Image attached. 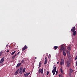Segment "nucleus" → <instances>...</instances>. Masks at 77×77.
<instances>
[{
  "instance_id": "f257e3e1",
  "label": "nucleus",
  "mask_w": 77,
  "mask_h": 77,
  "mask_svg": "<svg viewBox=\"0 0 77 77\" xmlns=\"http://www.w3.org/2000/svg\"><path fill=\"white\" fill-rule=\"evenodd\" d=\"M61 50H63V51H65V50H66V46L64 45H62L61 46L60 48Z\"/></svg>"
},
{
  "instance_id": "f03ea898",
  "label": "nucleus",
  "mask_w": 77,
  "mask_h": 77,
  "mask_svg": "<svg viewBox=\"0 0 77 77\" xmlns=\"http://www.w3.org/2000/svg\"><path fill=\"white\" fill-rule=\"evenodd\" d=\"M56 71V67H55L52 70V73L53 74V75H54V74H55Z\"/></svg>"
},
{
  "instance_id": "7ed1b4c3",
  "label": "nucleus",
  "mask_w": 77,
  "mask_h": 77,
  "mask_svg": "<svg viewBox=\"0 0 77 77\" xmlns=\"http://www.w3.org/2000/svg\"><path fill=\"white\" fill-rule=\"evenodd\" d=\"M41 73V74H43V68L39 69L38 70V74H40V73Z\"/></svg>"
},
{
  "instance_id": "20e7f679",
  "label": "nucleus",
  "mask_w": 77,
  "mask_h": 77,
  "mask_svg": "<svg viewBox=\"0 0 77 77\" xmlns=\"http://www.w3.org/2000/svg\"><path fill=\"white\" fill-rule=\"evenodd\" d=\"M64 64V60H63V59H62L61 60V61L60 62V65H63Z\"/></svg>"
},
{
  "instance_id": "39448f33",
  "label": "nucleus",
  "mask_w": 77,
  "mask_h": 77,
  "mask_svg": "<svg viewBox=\"0 0 77 77\" xmlns=\"http://www.w3.org/2000/svg\"><path fill=\"white\" fill-rule=\"evenodd\" d=\"M74 71V70H72V69H70L69 70V75H71V73Z\"/></svg>"
},
{
  "instance_id": "423d86ee",
  "label": "nucleus",
  "mask_w": 77,
  "mask_h": 77,
  "mask_svg": "<svg viewBox=\"0 0 77 77\" xmlns=\"http://www.w3.org/2000/svg\"><path fill=\"white\" fill-rule=\"evenodd\" d=\"M5 60V58L3 57L1 59V61H0V63L2 64L4 62Z\"/></svg>"
},
{
  "instance_id": "0eeeda50",
  "label": "nucleus",
  "mask_w": 77,
  "mask_h": 77,
  "mask_svg": "<svg viewBox=\"0 0 77 77\" xmlns=\"http://www.w3.org/2000/svg\"><path fill=\"white\" fill-rule=\"evenodd\" d=\"M27 48H28L27 46L26 45H25L24 46V48H22V51H24V50H26V49H27Z\"/></svg>"
},
{
  "instance_id": "6e6552de",
  "label": "nucleus",
  "mask_w": 77,
  "mask_h": 77,
  "mask_svg": "<svg viewBox=\"0 0 77 77\" xmlns=\"http://www.w3.org/2000/svg\"><path fill=\"white\" fill-rule=\"evenodd\" d=\"M75 30V27H73L71 29V31L72 32H74Z\"/></svg>"
},
{
  "instance_id": "1a4fd4ad",
  "label": "nucleus",
  "mask_w": 77,
  "mask_h": 77,
  "mask_svg": "<svg viewBox=\"0 0 77 77\" xmlns=\"http://www.w3.org/2000/svg\"><path fill=\"white\" fill-rule=\"evenodd\" d=\"M45 62L44 63V65H46V63H47V57H45Z\"/></svg>"
},
{
  "instance_id": "9d476101",
  "label": "nucleus",
  "mask_w": 77,
  "mask_h": 77,
  "mask_svg": "<svg viewBox=\"0 0 77 77\" xmlns=\"http://www.w3.org/2000/svg\"><path fill=\"white\" fill-rule=\"evenodd\" d=\"M67 67H68V68H69V67L70 66V62H69V61H68L67 62Z\"/></svg>"
},
{
  "instance_id": "9b49d317",
  "label": "nucleus",
  "mask_w": 77,
  "mask_h": 77,
  "mask_svg": "<svg viewBox=\"0 0 77 77\" xmlns=\"http://www.w3.org/2000/svg\"><path fill=\"white\" fill-rule=\"evenodd\" d=\"M30 74V72H26L25 75V77H27Z\"/></svg>"
},
{
  "instance_id": "f8f14e48",
  "label": "nucleus",
  "mask_w": 77,
  "mask_h": 77,
  "mask_svg": "<svg viewBox=\"0 0 77 77\" xmlns=\"http://www.w3.org/2000/svg\"><path fill=\"white\" fill-rule=\"evenodd\" d=\"M19 69H19L17 71H16V72L15 73V75H17V74H18V71H19Z\"/></svg>"
},
{
  "instance_id": "ddd939ff",
  "label": "nucleus",
  "mask_w": 77,
  "mask_h": 77,
  "mask_svg": "<svg viewBox=\"0 0 77 77\" xmlns=\"http://www.w3.org/2000/svg\"><path fill=\"white\" fill-rule=\"evenodd\" d=\"M72 32H73V36H75V35H76V33H77V32H76V31H75Z\"/></svg>"
},
{
  "instance_id": "4468645a",
  "label": "nucleus",
  "mask_w": 77,
  "mask_h": 77,
  "mask_svg": "<svg viewBox=\"0 0 77 77\" xmlns=\"http://www.w3.org/2000/svg\"><path fill=\"white\" fill-rule=\"evenodd\" d=\"M67 49L69 50V51L71 50V46H68V47L67 48Z\"/></svg>"
},
{
  "instance_id": "2eb2a0df",
  "label": "nucleus",
  "mask_w": 77,
  "mask_h": 77,
  "mask_svg": "<svg viewBox=\"0 0 77 77\" xmlns=\"http://www.w3.org/2000/svg\"><path fill=\"white\" fill-rule=\"evenodd\" d=\"M69 59H70L71 58V56H70V53L68 54H67Z\"/></svg>"
},
{
  "instance_id": "dca6fc26",
  "label": "nucleus",
  "mask_w": 77,
  "mask_h": 77,
  "mask_svg": "<svg viewBox=\"0 0 77 77\" xmlns=\"http://www.w3.org/2000/svg\"><path fill=\"white\" fill-rule=\"evenodd\" d=\"M23 66H21L20 70H23Z\"/></svg>"
},
{
  "instance_id": "f3484780",
  "label": "nucleus",
  "mask_w": 77,
  "mask_h": 77,
  "mask_svg": "<svg viewBox=\"0 0 77 77\" xmlns=\"http://www.w3.org/2000/svg\"><path fill=\"white\" fill-rule=\"evenodd\" d=\"M63 55H64V56H66V53H65V52L64 51H63Z\"/></svg>"
},
{
  "instance_id": "a211bd4d",
  "label": "nucleus",
  "mask_w": 77,
  "mask_h": 77,
  "mask_svg": "<svg viewBox=\"0 0 77 77\" xmlns=\"http://www.w3.org/2000/svg\"><path fill=\"white\" fill-rule=\"evenodd\" d=\"M20 66V63H18L17 65L16 66V68H18Z\"/></svg>"
},
{
  "instance_id": "6ab92c4d",
  "label": "nucleus",
  "mask_w": 77,
  "mask_h": 77,
  "mask_svg": "<svg viewBox=\"0 0 77 77\" xmlns=\"http://www.w3.org/2000/svg\"><path fill=\"white\" fill-rule=\"evenodd\" d=\"M20 73L22 74L23 73V70H20Z\"/></svg>"
},
{
  "instance_id": "aec40b11",
  "label": "nucleus",
  "mask_w": 77,
  "mask_h": 77,
  "mask_svg": "<svg viewBox=\"0 0 77 77\" xmlns=\"http://www.w3.org/2000/svg\"><path fill=\"white\" fill-rule=\"evenodd\" d=\"M16 52V51H14V52H12L11 54V56L14 55V54Z\"/></svg>"
},
{
  "instance_id": "412c9836",
  "label": "nucleus",
  "mask_w": 77,
  "mask_h": 77,
  "mask_svg": "<svg viewBox=\"0 0 77 77\" xmlns=\"http://www.w3.org/2000/svg\"><path fill=\"white\" fill-rule=\"evenodd\" d=\"M54 48L55 50H57V48H58V47L57 46H55L54 47Z\"/></svg>"
},
{
  "instance_id": "4be33fe9",
  "label": "nucleus",
  "mask_w": 77,
  "mask_h": 77,
  "mask_svg": "<svg viewBox=\"0 0 77 77\" xmlns=\"http://www.w3.org/2000/svg\"><path fill=\"white\" fill-rule=\"evenodd\" d=\"M60 70L61 73H62V74L63 73V71L62 68H60Z\"/></svg>"
},
{
  "instance_id": "5701e85b",
  "label": "nucleus",
  "mask_w": 77,
  "mask_h": 77,
  "mask_svg": "<svg viewBox=\"0 0 77 77\" xmlns=\"http://www.w3.org/2000/svg\"><path fill=\"white\" fill-rule=\"evenodd\" d=\"M65 51H66V53H68V54L69 53H69V51H68V50H66L65 49Z\"/></svg>"
},
{
  "instance_id": "b1692460",
  "label": "nucleus",
  "mask_w": 77,
  "mask_h": 77,
  "mask_svg": "<svg viewBox=\"0 0 77 77\" xmlns=\"http://www.w3.org/2000/svg\"><path fill=\"white\" fill-rule=\"evenodd\" d=\"M25 71H26V68H24L23 69V73H24V72H25Z\"/></svg>"
},
{
  "instance_id": "393cba45",
  "label": "nucleus",
  "mask_w": 77,
  "mask_h": 77,
  "mask_svg": "<svg viewBox=\"0 0 77 77\" xmlns=\"http://www.w3.org/2000/svg\"><path fill=\"white\" fill-rule=\"evenodd\" d=\"M41 62H40L38 65L39 68V67H41Z\"/></svg>"
},
{
  "instance_id": "a878e982",
  "label": "nucleus",
  "mask_w": 77,
  "mask_h": 77,
  "mask_svg": "<svg viewBox=\"0 0 77 77\" xmlns=\"http://www.w3.org/2000/svg\"><path fill=\"white\" fill-rule=\"evenodd\" d=\"M2 53H3V52L1 51L0 53V56H2Z\"/></svg>"
},
{
  "instance_id": "bb28decb",
  "label": "nucleus",
  "mask_w": 77,
  "mask_h": 77,
  "mask_svg": "<svg viewBox=\"0 0 77 77\" xmlns=\"http://www.w3.org/2000/svg\"><path fill=\"white\" fill-rule=\"evenodd\" d=\"M15 56H13V57H12V59H15Z\"/></svg>"
},
{
  "instance_id": "cd10ccee",
  "label": "nucleus",
  "mask_w": 77,
  "mask_h": 77,
  "mask_svg": "<svg viewBox=\"0 0 77 77\" xmlns=\"http://www.w3.org/2000/svg\"><path fill=\"white\" fill-rule=\"evenodd\" d=\"M47 75H48V74H49V72H48V71H47Z\"/></svg>"
},
{
  "instance_id": "c85d7f7f",
  "label": "nucleus",
  "mask_w": 77,
  "mask_h": 77,
  "mask_svg": "<svg viewBox=\"0 0 77 77\" xmlns=\"http://www.w3.org/2000/svg\"><path fill=\"white\" fill-rule=\"evenodd\" d=\"M77 56H76L75 58V60H77Z\"/></svg>"
},
{
  "instance_id": "c756f323",
  "label": "nucleus",
  "mask_w": 77,
  "mask_h": 77,
  "mask_svg": "<svg viewBox=\"0 0 77 77\" xmlns=\"http://www.w3.org/2000/svg\"><path fill=\"white\" fill-rule=\"evenodd\" d=\"M21 63H24V60H22L21 61Z\"/></svg>"
},
{
  "instance_id": "7c9ffc66",
  "label": "nucleus",
  "mask_w": 77,
  "mask_h": 77,
  "mask_svg": "<svg viewBox=\"0 0 77 77\" xmlns=\"http://www.w3.org/2000/svg\"><path fill=\"white\" fill-rule=\"evenodd\" d=\"M58 72H57V70L56 71V75H57V73H58Z\"/></svg>"
},
{
  "instance_id": "2f4dec72",
  "label": "nucleus",
  "mask_w": 77,
  "mask_h": 77,
  "mask_svg": "<svg viewBox=\"0 0 77 77\" xmlns=\"http://www.w3.org/2000/svg\"><path fill=\"white\" fill-rule=\"evenodd\" d=\"M76 66H77V60L76 61V64H75Z\"/></svg>"
},
{
  "instance_id": "473e14b6",
  "label": "nucleus",
  "mask_w": 77,
  "mask_h": 77,
  "mask_svg": "<svg viewBox=\"0 0 77 77\" xmlns=\"http://www.w3.org/2000/svg\"><path fill=\"white\" fill-rule=\"evenodd\" d=\"M7 53H9V50H7Z\"/></svg>"
},
{
  "instance_id": "72a5a7b5",
  "label": "nucleus",
  "mask_w": 77,
  "mask_h": 77,
  "mask_svg": "<svg viewBox=\"0 0 77 77\" xmlns=\"http://www.w3.org/2000/svg\"><path fill=\"white\" fill-rule=\"evenodd\" d=\"M19 53H20V52H18V53H17V55H18V54H19Z\"/></svg>"
},
{
  "instance_id": "f704fd0d",
  "label": "nucleus",
  "mask_w": 77,
  "mask_h": 77,
  "mask_svg": "<svg viewBox=\"0 0 77 77\" xmlns=\"http://www.w3.org/2000/svg\"><path fill=\"white\" fill-rule=\"evenodd\" d=\"M6 47H8V45L7 44L6 45Z\"/></svg>"
},
{
  "instance_id": "c9c22d12",
  "label": "nucleus",
  "mask_w": 77,
  "mask_h": 77,
  "mask_svg": "<svg viewBox=\"0 0 77 77\" xmlns=\"http://www.w3.org/2000/svg\"><path fill=\"white\" fill-rule=\"evenodd\" d=\"M59 61H58V62H57V64H59Z\"/></svg>"
},
{
  "instance_id": "e433bc0d",
  "label": "nucleus",
  "mask_w": 77,
  "mask_h": 77,
  "mask_svg": "<svg viewBox=\"0 0 77 77\" xmlns=\"http://www.w3.org/2000/svg\"><path fill=\"white\" fill-rule=\"evenodd\" d=\"M14 56H17V54H15Z\"/></svg>"
},
{
  "instance_id": "4c0bfd02",
  "label": "nucleus",
  "mask_w": 77,
  "mask_h": 77,
  "mask_svg": "<svg viewBox=\"0 0 77 77\" xmlns=\"http://www.w3.org/2000/svg\"><path fill=\"white\" fill-rule=\"evenodd\" d=\"M60 76H61V75L60 74L59 75V77H60Z\"/></svg>"
},
{
  "instance_id": "58836bf2",
  "label": "nucleus",
  "mask_w": 77,
  "mask_h": 77,
  "mask_svg": "<svg viewBox=\"0 0 77 77\" xmlns=\"http://www.w3.org/2000/svg\"><path fill=\"white\" fill-rule=\"evenodd\" d=\"M35 59H37L36 57H35Z\"/></svg>"
},
{
  "instance_id": "ea45409f",
  "label": "nucleus",
  "mask_w": 77,
  "mask_h": 77,
  "mask_svg": "<svg viewBox=\"0 0 77 77\" xmlns=\"http://www.w3.org/2000/svg\"><path fill=\"white\" fill-rule=\"evenodd\" d=\"M49 56H50H50H51V55L50 54H49Z\"/></svg>"
},
{
  "instance_id": "a19ab883",
  "label": "nucleus",
  "mask_w": 77,
  "mask_h": 77,
  "mask_svg": "<svg viewBox=\"0 0 77 77\" xmlns=\"http://www.w3.org/2000/svg\"><path fill=\"white\" fill-rule=\"evenodd\" d=\"M21 65V63H20V65Z\"/></svg>"
},
{
  "instance_id": "79ce46f5",
  "label": "nucleus",
  "mask_w": 77,
  "mask_h": 77,
  "mask_svg": "<svg viewBox=\"0 0 77 77\" xmlns=\"http://www.w3.org/2000/svg\"><path fill=\"white\" fill-rule=\"evenodd\" d=\"M55 66H56V65H54V67Z\"/></svg>"
},
{
  "instance_id": "37998d69",
  "label": "nucleus",
  "mask_w": 77,
  "mask_h": 77,
  "mask_svg": "<svg viewBox=\"0 0 77 77\" xmlns=\"http://www.w3.org/2000/svg\"><path fill=\"white\" fill-rule=\"evenodd\" d=\"M61 77H63V76L62 75Z\"/></svg>"
},
{
  "instance_id": "c03bdc74",
  "label": "nucleus",
  "mask_w": 77,
  "mask_h": 77,
  "mask_svg": "<svg viewBox=\"0 0 77 77\" xmlns=\"http://www.w3.org/2000/svg\"><path fill=\"white\" fill-rule=\"evenodd\" d=\"M53 68H54V66L53 67Z\"/></svg>"
},
{
  "instance_id": "a18cd8bd",
  "label": "nucleus",
  "mask_w": 77,
  "mask_h": 77,
  "mask_svg": "<svg viewBox=\"0 0 77 77\" xmlns=\"http://www.w3.org/2000/svg\"><path fill=\"white\" fill-rule=\"evenodd\" d=\"M39 68V67H38V68Z\"/></svg>"
},
{
  "instance_id": "49530a36",
  "label": "nucleus",
  "mask_w": 77,
  "mask_h": 77,
  "mask_svg": "<svg viewBox=\"0 0 77 77\" xmlns=\"http://www.w3.org/2000/svg\"><path fill=\"white\" fill-rule=\"evenodd\" d=\"M70 77H71V76H70Z\"/></svg>"
}]
</instances>
